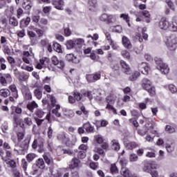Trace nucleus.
Segmentation results:
<instances>
[{
  "instance_id": "nucleus-1",
  "label": "nucleus",
  "mask_w": 177,
  "mask_h": 177,
  "mask_svg": "<svg viewBox=\"0 0 177 177\" xmlns=\"http://www.w3.org/2000/svg\"><path fill=\"white\" fill-rule=\"evenodd\" d=\"M142 88L149 93V96H156V87L153 86L151 81L147 78H144L141 84Z\"/></svg>"
},
{
  "instance_id": "nucleus-2",
  "label": "nucleus",
  "mask_w": 177,
  "mask_h": 177,
  "mask_svg": "<svg viewBox=\"0 0 177 177\" xmlns=\"http://www.w3.org/2000/svg\"><path fill=\"white\" fill-rule=\"evenodd\" d=\"M30 140H31V137H26L24 142L21 144L18 149H15V151H17L18 154L24 156L28 150V146L30 145Z\"/></svg>"
},
{
  "instance_id": "nucleus-3",
  "label": "nucleus",
  "mask_w": 177,
  "mask_h": 177,
  "mask_svg": "<svg viewBox=\"0 0 177 177\" xmlns=\"http://www.w3.org/2000/svg\"><path fill=\"white\" fill-rule=\"evenodd\" d=\"M166 45L167 46V49L171 50V52H175L177 49V37L175 35H171L167 37Z\"/></svg>"
},
{
  "instance_id": "nucleus-4",
  "label": "nucleus",
  "mask_w": 177,
  "mask_h": 177,
  "mask_svg": "<svg viewBox=\"0 0 177 177\" xmlns=\"http://www.w3.org/2000/svg\"><path fill=\"white\" fill-rule=\"evenodd\" d=\"M155 62L157 64L156 68L162 73V74H168L169 73V67L165 64L160 58H156Z\"/></svg>"
},
{
  "instance_id": "nucleus-5",
  "label": "nucleus",
  "mask_w": 177,
  "mask_h": 177,
  "mask_svg": "<svg viewBox=\"0 0 177 177\" xmlns=\"http://www.w3.org/2000/svg\"><path fill=\"white\" fill-rule=\"evenodd\" d=\"M44 139L41 138H38L34 140L32 144V148L36 150L37 147L38 153H44L45 151V148H44Z\"/></svg>"
},
{
  "instance_id": "nucleus-6",
  "label": "nucleus",
  "mask_w": 177,
  "mask_h": 177,
  "mask_svg": "<svg viewBox=\"0 0 177 177\" xmlns=\"http://www.w3.org/2000/svg\"><path fill=\"white\" fill-rule=\"evenodd\" d=\"M100 21H103L106 24H111V23H115L117 21V15H109L107 14H102L100 17Z\"/></svg>"
},
{
  "instance_id": "nucleus-7",
  "label": "nucleus",
  "mask_w": 177,
  "mask_h": 177,
  "mask_svg": "<svg viewBox=\"0 0 177 177\" xmlns=\"http://www.w3.org/2000/svg\"><path fill=\"white\" fill-rule=\"evenodd\" d=\"M33 174L35 175L39 169H45V162L43 158H39L36 160V164L33 165Z\"/></svg>"
},
{
  "instance_id": "nucleus-8",
  "label": "nucleus",
  "mask_w": 177,
  "mask_h": 177,
  "mask_svg": "<svg viewBox=\"0 0 177 177\" xmlns=\"http://www.w3.org/2000/svg\"><path fill=\"white\" fill-rule=\"evenodd\" d=\"M50 59L48 57H44L39 59V63H37L36 65V68L41 70L43 67H48L49 66V63Z\"/></svg>"
},
{
  "instance_id": "nucleus-9",
  "label": "nucleus",
  "mask_w": 177,
  "mask_h": 177,
  "mask_svg": "<svg viewBox=\"0 0 177 177\" xmlns=\"http://www.w3.org/2000/svg\"><path fill=\"white\" fill-rule=\"evenodd\" d=\"M51 63L54 66H57L58 68H64V66H66V64H64V61L59 60V58H57V57L56 56L52 57Z\"/></svg>"
},
{
  "instance_id": "nucleus-10",
  "label": "nucleus",
  "mask_w": 177,
  "mask_h": 177,
  "mask_svg": "<svg viewBox=\"0 0 177 177\" xmlns=\"http://www.w3.org/2000/svg\"><path fill=\"white\" fill-rule=\"evenodd\" d=\"M120 65L122 67V71L124 73L127 74V75H129L131 73V66L127 62L124 60H120Z\"/></svg>"
},
{
  "instance_id": "nucleus-11",
  "label": "nucleus",
  "mask_w": 177,
  "mask_h": 177,
  "mask_svg": "<svg viewBox=\"0 0 177 177\" xmlns=\"http://www.w3.org/2000/svg\"><path fill=\"white\" fill-rule=\"evenodd\" d=\"M157 167H158V165H157V163H147L142 170L144 171V172H147V174H150V172H151V169H157Z\"/></svg>"
},
{
  "instance_id": "nucleus-12",
  "label": "nucleus",
  "mask_w": 177,
  "mask_h": 177,
  "mask_svg": "<svg viewBox=\"0 0 177 177\" xmlns=\"http://www.w3.org/2000/svg\"><path fill=\"white\" fill-rule=\"evenodd\" d=\"M139 71H140L142 74L148 75L149 71L150 68L149 67V64L146 62H142L138 65Z\"/></svg>"
},
{
  "instance_id": "nucleus-13",
  "label": "nucleus",
  "mask_w": 177,
  "mask_h": 177,
  "mask_svg": "<svg viewBox=\"0 0 177 177\" xmlns=\"http://www.w3.org/2000/svg\"><path fill=\"white\" fill-rule=\"evenodd\" d=\"M111 68L112 70L116 72H112L111 73L112 77H117L118 75H120V65L117 62H113L111 64Z\"/></svg>"
},
{
  "instance_id": "nucleus-14",
  "label": "nucleus",
  "mask_w": 177,
  "mask_h": 177,
  "mask_svg": "<svg viewBox=\"0 0 177 177\" xmlns=\"http://www.w3.org/2000/svg\"><path fill=\"white\" fill-rule=\"evenodd\" d=\"M159 28L161 30H167L169 28L170 24L165 18H162L159 21Z\"/></svg>"
},
{
  "instance_id": "nucleus-15",
  "label": "nucleus",
  "mask_w": 177,
  "mask_h": 177,
  "mask_svg": "<svg viewBox=\"0 0 177 177\" xmlns=\"http://www.w3.org/2000/svg\"><path fill=\"white\" fill-rule=\"evenodd\" d=\"M66 59L68 62H72V63H75V64H77L80 62V59L74 55V54H67L66 55Z\"/></svg>"
},
{
  "instance_id": "nucleus-16",
  "label": "nucleus",
  "mask_w": 177,
  "mask_h": 177,
  "mask_svg": "<svg viewBox=\"0 0 177 177\" xmlns=\"http://www.w3.org/2000/svg\"><path fill=\"white\" fill-rule=\"evenodd\" d=\"M53 5H54L55 8L56 9H58V10H63L64 8V1L63 0H55L53 1Z\"/></svg>"
},
{
  "instance_id": "nucleus-17",
  "label": "nucleus",
  "mask_w": 177,
  "mask_h": 177,
  "mask_svg": "<svg viewBox=\"0 0 177 177\" xmlns=\"http://www.w3.org/2000/svg\"><path fill=\"white\" fill-rule=\"evenodd\" d=\"M26 109L30 111V113H34L35 109H38V104L35 101L30 102L27 104Z\"/></svg>"
},
{
  "instance_id": "nucleus-18",
  "label": "nucleus",
  "mask_w": 177,
  "mask_h": 177,
  "mask_svg": "<svg viewBox=\"0 0 177 177\" xmlns=\"http://www.w3.org/2000/svg\"><path fill=\"white\" fill-rule=\"evenodd\" d=\"M83 128L86 129V132H87V133H93V131H95V127H92L89 122L84 123L83 124Z\"/></svg>"
},
{
  "instance_id": "nucleus-19",
  "label": "nucleus",
  "mask_w": 177,
  "mask_h": 177,
  "mask_svg": "<svg viewBox=\"0 0 177 177\" xmlns=\"http://www.w3.org/2000/svg\"><path fill=\"white\" fill-rule=\"evenodd\" d=\"M122 42L124 48H127V49H131L132 48V45L131 44V41L128 37L124 36L122 39Z\"/></svg>"
},
{
  "instance_id": "nucleus-20",
  "label": "nucleus",
  "mask_w": 177,
  "mask_h": 177,
  "mask_svg": "<svg viewBox=\"0 0 177 177\" xmlns=\"http://www.w3.org/2000/svg\"><path fill=\"white\" fill-rule=\"evenodd\" d=\"M111 147L112 150H114L115 151H118L120 150V142H118V140H112L111 141Z\"/></svg>"
},
{
  "instance_id": "nucleus-21",
  "label": "nucleus",
  "mask_w": 177,
  "mask_h": 177,
  "mask_svg": "<svg viewBox=\"0 0 177 177\" xmlns=\"http://www.w3.org/2000/svg\"><path fill=\"white\" fill-rule=\"evenodd\" d=\"M75 48H81L84 45H85V40L83 39L79 38V39H75Z\"/></svg>"
},
{
  "instance_id": "nucleus-22",
  "label": "nucleus",
  "mask_w": 177,
  "mask_h": 177,
  "mask_svg": "<svg viewBox=\"0 0 177 177\" xmlns=\"http://www.w3.org/2000/svg\"><path fill=\"white\" fill-rule=\"evenodd\" d=\"M80 161L77 158L72 159L71 165H69V168L71 169H74V168H77V167L80 165Z\"/></svg>"
},
{
  "instance_id": "nucleus-23",
  "label": "nucleus",
  "mask_w": 177,
  "mask_h": 177,
  "mask_svg": "<svg viewBox=\"0 0 177 177\" xmlns=\"http://www.w3.org/2000/svg\"><path fill=\"white\" fill-rule=\"evenodd\" d=\"M82 95L84 97H88V99H89V100H92V99H93V95H92V91L83 90L82 91Z\"/></svg>"
},
{
  "instance_id": "nucleus-24",
  "label": "nucleus",
  "mask_w": 177,
  "mask_h": 177,
  "mask_svg": "<svg viewBox=\"0 0 177 177\" xmlns=\"http://www.w3.org/2000/svg\"><path fill=\"white\" fill-rule=\"evenodd\" d=\"M3 161H4V162H6L7 165H9V167H10L11 168H16V161L10 158L4 159Z\"/></svg>"
},
{
  "instance_id": "nucleus-25",
  "label": "nucleus",
  "mask_w": 177,
  "mask_h": 177,
  "mask_svg": "<svg viewBox=\"0 0 177 177\" xmlns=\"http://www.w3.org/2000/svg\"><path fill=\"white\" fill-rule=\"evenodd\" d=\"M9 24L12 26V27H17L19 26V22L17 21V19L15 17H10L9 18Z\"/></svg>"
},
{
  "instance_id": "nucleus-26",
  "label": "nucleus",
  "mask_w": 177,
  "mask_h": 177,
  "mask_svg": "<svg viewBox=\"0 0 177 177\" xmlns=\"http://www.w3.org/2000/svg\"><path fill=\"white\" fill-rule=\"evenodd\" d=\"M140 75V73L138 71H133L131 75L129 76V81H136L138 80V77Z\"/></svg>"
},
{
  "instance_id": "nucleus-27",
  "label": "nucleus",
  "mask_w": 177,
  "mask_h": 177,
  "mask_svg": "<svg viewBox=\"0 0 177 177\" xmlns=\"http://www.w3.org/2000/svg\"><path fill=\"white\" fill-rule=\"evenodd\" d=\"M169 28V30H171V31H173L174 32H177V21L173 20L171 23H170Z\"/></svg>"
},
{
  "instance_id": "nucleus-28",
  "label": "nucleus",
  "mask_w": 177,
  "mask_h": 177,
  "mask_svg": "<svg viewBox=\"0 0 177 177\" xmlns=\"http://www.w3.org/2000/svg\"><path fill=\"white\" fill-rule=\"evenodd\" d=\"M53 48L54 50H55V52H57L58 53H62V52H63V50H62V46L57 42L53 43Z\"/></svg>"
},
{
  "instance_id": "nucleus-29",
  "label": "nucleus",
  "mask_w": 177,
  "mask_h": 177,
  "mask_svg": "<svg viewBox=\"0 0 177 177\" xmlns=\"http://www.w3.org/2000/svg\"><path fill=\"white\" fill-rule=\"evenodd\" d=\"M124 145L126 146L127 149H128L129 150H133V149H136V147H138V144L133 142L124 143Z\"/></svg>"
},
{
  "instance_id": "nucleus-30",
  "label": "nucleus",
  "mask_w": 177,
  "mask_h": 177,
  "mask_svg": "<svg viewBox=\"0 0 177 177\" xmlns=\"http://www.w3.org/2000/svg\"><path fill=\"white\" fill-rule=\"evenodd\" d=\"M43 158H44L46 164H47V165H50V164H52L53 162V160L52 159V158H50V156H48V155H46V153H44L43 155Z\"/></svg>"
},
{
  "instance_id": "nucleus-31",
  "label": "nucleus",
  "mask_w": 177,
  "mask_h": 177,
  "mask_svg": "<svg viewBox=\"0 0 177 177\" xmlns=\"http://www.w3.org/2000/svg\"><path fill=\"white\" fill-rule=\"evenodd\" d=\"M59 110H60V105L57 104L55 106V109L52 110V113L57 117H61L62 113H59Z\"/></svg>"
},
{
  "instance_id": "nucleus-32",
  "label": "nucleus",
  "mask_w": 177,
  "mask_h": 177,
  "mask_svg": "<svg viewBox=\"0 0 177 177\" xmlns=\"http://www.w3.org/2000/svg\"><path fill=\"white\" fill-rule=\"evenodd\" d=\"M10 89L11 91V92H12V95L13 97L15 99H17L18 97V95H17V88H16V86L15 84H12L11 86H10Z\"/></svg>"
},
{
  "instance_id": "nucleus-33",
  "label": "nucleus",
  "mask_w": 177,
  "mask_h": 177,
  "mask_svg": "<svg viewBox=\"0 0 177 177\" xmlns=\"http://www.w3.org/2000/svg\"><path fill=\"white\" fill-rule=\"evenodd\" d=\"M1 129L3 133H8V131H9V124H8V122H4L2 124Z\"/></svg>"
},
{
  "instance_id": "nucleus-34",
  "label": "nucleus",
  "mask_w": 177,
  "mask_h": 177,
  "mask_svg": "<svg viewBox=\"0 0 177 177\" xmlns=\"http://www.w3.org/2000/svg\"><path fill=\"white\" fill-rule=\"evenodd\" d=\"M120 174L124 177H129L131 172L129 171V169H127L126 167H122Z\"/></svg>"
},
{
  "instance_id": "nucleus-35",
  "label": "nucleus",
  "mask_w": 177,
  "mask_h": 177,
  "mask_svg": "<svg viewBox=\"0 0 177 177\" xmlns=\"http://www.w3.org/2000/svg\"><path fill=\"white\" fill-rule=\"evenodd\" d=\"M66 46L67 49H73V48H75V43L73 40H68L66 43Z\"/></svg>"
},
{
  "instance_id": "nucleus-36",
  "label": "nucleus",
  "mask_w": 177,
  "mask_h": 177,
  "mask_svg": "<svg viewBox=\"0 0 177 177\" xmlns=\"http://www.w3.org/2000/svg\"><path fill=\"white\" fill-rule=\"evenodd\" d=\"M10 95V91L9 89H1L0 95L3 97H8Z\"/></svg>"
},
{
  "instance_id": "nucleus-37",
  "label": "nucleus",
  "mask_w": 177,
  "mask_h": 177,
  "mask_svg": "<svg viewBox=\"0 0 177 177\" xmlns=\"http://www.w3.org/2000/svg\"><path fill=\"white\" fill-rule=\"evenodd\" d=\"M19 75V79L21 81H26V80H28V75L26 73H21L20 72H17Z\"/></svg>"
},
{
  "instance_id": "nucleus-38",
  "label": "nucleus",
  "mask_w": 177,
  "mask_h": 177,
  "mask_svg": "<svg viewBox=\"0 0 177 177\" xmlns=\"http://www.w3.org/2000/svg\"><path fill=\"white\" fill-rule=\"evenodd\" d=\"M94 139H95L97 143H98L99 145H102V143L104 142V140L103 139V136H102L101 135H97L94 136Z\"/></svg>"
},
{
  "instance_id": "nucleus-39",
  "label": "nucleus",
  "mask_w": 177,
  "mask_h": 177,
  "mask_svg": "<svg viewBox=\"0 0 177 177\" xmlns=\"http://www.w3.org/2000/svg\"><path fill=\"white\" fill-rule=\"evenodd\" d=\"M47 97L50 99L51 102V106H53V107H55L56 106V98L52 95H48Z\"/></svg>"
},
{
  "instance_id": "nucleus-40",
  "label": "nucleus",
  "mask_w": 177,
  "mask_h": 177,
  "mask_svg": "<svg viewBox=\"0 0 177 177\" xmlns=\"http://www.w3.org/2000/svg\"><path fill=\"white\" fill-rule=\"evenodd\" d=\"M121 55L124 57V59H127L128 60L131 59V54L129 53V52L127 51V50H122L121 52Z\"/></svg>"
},
{
  "instance_id": "nucleus-41",
  "label": "nucleus",
  "mask_w": 177,
  "mask_h": 177,
  "mask_svg": "<svg viewBox=\"0 0 177 177\" xmlns=\"http://www.w3.org/2000/svg\"><path fill=\"white\" fill-rule=\"evenodd\" d=\"M35 157H37V155L35 153H28L26 156V159L28 160V162H31V161H32Z\"/></svg>"
},
{
  "instance_id": "nucleus-42",
  "label": "nucleus",
  "mask_w": 177,
  "mask_h": 177,
  "mask_svg": "<svg viewBox=\"0 0 177 177\" xmlns=\"http://www.w3.org/2000/svg\"><path fill=\"white\" fill-rule=\"evenodd\" d=\"M24 123L26 125H28V127H31V125H32V120H31V118H24Z\"/></svg>"
},
{
  "instance_id": "nucleus-43",
  "label": "nucleus",
  "mask_w": 177,
  "mask_h": 177,
  "mask_svg": "<svg viewBox=\"0 0 177 177\" xmlns=\"http://www.w3.org/2000/svg\"><path fill=\"white\" fill-rule=\"evenodd\" d=\"M65 115L68 117V118H73V117L75 115V113L73 110H68L66 111Z\"/></svg>"
},
{
  "instance_id": "nucleus-44",
  "label": "nucleus",
  "mask_w": 177,
  "mask_h": 177,
  "mask_svg": "<svg viewBox=\"0 0 177 177\" xmlns=\"http://www.w3.org/2000/svg\"><path fill=\"white\" fill-rule=\"evenodd\" d=\"M110 171L111 174H118V168H117L115 164H112L111 165Z\"/></svg>"
},
{
  "instance_id": "nucleus-45",
  "label": "nucleus",
  "mask_w": 177,
  "mask_h": 177,
  "mask_svg": "<svg viewBox=\"0 0 177 177\" xmlns=\"http://www.w3.org/2000/svg\"><path fill=\"white\" fill-rule=\"evenodd\" d=\"M89 166H90V168H91V169H93L94 171H96V169H99L98 162H92L90 163Z\"/></svg>"
},
{
  "instance_id": "nucleus-46",
  "label": "nucleus",
  "mask_w": 177,
  "mask_h": 177,
  "mask_svg": "<svg viewBox=\"0 0 177 177\" xmlns=\"http://www.w3.org/2000/svg\"><path fill=\"white\" fill-rule=\"evenodd\" d=\"M35 115L38 118H42L44 115H45V112L42 111V109H37V111L35 112Z\"/></svg>"
},
{
  "instance_id": "nucleus-47",
  "label": "nucleus",
  "mask_w": 177,
  "mask_h": 177,
  "mask_svg": "<svg viewBox=\"0 0 177 177\" xmlns=\"http://www.w3.org/2000/svg\"><path fill=\"white\" fill-rule=\"evenodd\" d=\"M17 35L20 38H24V37H26V30L22 29L21 30L17 31Z\"/></svg>"
},
{
  "instance_id": "nucleus-48",
  "label": "nucleus",
  "mask_w": 177,
  "mask_h": 177,
  "mask_svg": "<svg viewBox=\"0 0 177 177\" xmlns=\"http://www.w3.org/2000/svg\"><path fill=\"white\" fill-rule=\"evenodd\" d=\"M35 96L37 97V99H41L42 97V92L39 91V89H35L34 91Z\"/></svg>"
},
{
  "instance_id": "nucleus-49",
  "label": "nucleus",
  "mask_w": 177,
  "mask_h": 177,
  "mask_svg": "<svg viewBox=\"0 0 177 177\" xmlns=\"http://www.w3.org/2000/svg\"><path fill=\"white\" fill-rule=\"evenodd\" d=\"M21 167L24 172H26V171H27V167H28V163H27V161L26 160V159L21 160Z\"/></svg>"
},
{
  "instance_id": "nucleus-50",
  "label": "nucleus",
  "mask_w": 177,
  "mask_h": 177,
  "mask_svg": "<svg viewBox=\"0 0 177 177\" xmlns=\"http://www.w3.org/2000/svg\"><path fill=\"white\" fill-rule=\"evenodd\" d=\"M120 19L125 20L126 23H127L128 26H129V17H128V14H121Z\"/></svg>"
},
{
  "instance_id": "nucleus-51",
  "label": "nucleus",
  "mask_w": 177,
  "mask_h": 177,
  "mask_svg": "<svg viewBox=\"0 0 177 177\" xmlns=\"http://www.w3.org/2000/svg\"><path fill=\"white\" fill-rule=\"evenodd\" d=\"M73 95H74L75 100H77V102H80V100H81V99H82V94H81L78 92H75L73 93Z\"/></svg>"
},
{
  "instance_id": "nucleus-52",
  "label": "nucleus",
  "mask_w": 177,
  "mask_h": 177,
  "mask_svg": "<svg viewBox=\"0 0 177 177\" xmlns=\"http://www.w3.org/2000/svg\"><path fill=\"white\" fill-rule=\"evenodd\" d=\"M165 131H166V132H168L169 133H174L175 132V128H174L169 125H167L166 128H165Z\"/></svg>"
},
{
  "instance_id": "nucleus-53",
  "label": "nucleus",
  "mask_w": 177,
  "mask_h": 177,
  "mask_svg": "<svg viewBox=\"0 0 177 177\" xmlns=\"http://www.w3.org/2000/svg\"><path fill=\"white\" fill-rule=\"evenodd\" d=\"M77 157L78 158H81L82 160H83V158H85L86 157V152L84 151H79L77 153Z\"/></svg>"
},
{
  "instance_id": "nucleus-54",
  "label": "nucleus",
  "mask_w": 177,
  "mask_h": 177,
  "mask_svg": "<svg viewBox=\"0 0 177 177\" xmlns=\"http://www.w3.org/2000/svg\"><path fill=\"white\" fill-rule=\"evenodd\" d=\"M88 5L91 8H96L97 6V0H88Z\"/></svg>"
},
{
  "instance_id": "nucleus-55",
  "label": "nucleus",
  "mask_w": 177,
  "mask_h": 177,
  "mask_svg": "<svg viewBox=\"0 0 177 177\" xmlns=\"http://www.w3.org/2000/svg\"><path fill=\"white\" fill-rule=\"evenodd\" d=\"M23 8H24L26 10H30V9L32 8V4L30 2L28 3L24 2L23 4Z\"/></svg>"
},
{
  "instance_id": "nucleus-56",
  "label": "nucleus",
  "mask_w": 177,
  "mask_h": 177,
  "mask_svg": "<svg viewBox=\"0 0 177 177\" xmlns=\"http://www.w3.org/2000/svg\"><path fill=\"white\" fill-rule=\"evenodd\" d=\"M167 5L171 9V10H175V7L174 6V3L171 0H165Z\"/></svg>"
},
{
  "instance_id": "nucleus-57",
  "label": "nucleus",
  "mask_w": 177,
  "mask_h": 177,
  "mask_svg": "<svg viewBox=\"0 0 177 177\" xmlns=\"http://www.w3.org/2000/svg\"><path fill=\"white\" fill-rule=\"evenodd\" d=\"M134 39L135 41H139L140 42H143V38H142V35L140 33H136Z\"/></svg>"
},
{
  "instance_id": "nucleus-58",
  "label": "nucleus",
  "mask_w": 177,
  "mask_h": 177,
  "mask_svg": "<svg viewBox=\"0 0 177 177\" xmlns=\"http://www.w3.org/2000/svg\"><path fill=\"white\" fill-rule=\"evenodd\" d=\"M169 89L171 93H177V88L176 86L174 84L169 85Z\"/></svg>"
},
{
  "instance_id": "nucleus-59",
  "label": "nucleus",
  "mask_w": 177,
  "mask_h": 177,
  "mask_svg": "<svg viewBox=\"0 0 177 177\" xmlns=\"http://www.w3.org/2000/svg\"><path fill=\"white\" fill-rule=\"evenodd\" d=\"M138 155L135 154V153H131L130 155V161L131 162H135V161H138Z\"/></svg>"
},
{
  "instance_id": "nucleus-60",
  "label": "nucleus",
  "mask_w": 177,
  "mask_h": 177,
  "mask_svg": "<svg viewBox=\"0 0 177 177\" xmlns=\"http://www.w3.org/2000/svg\"><path fill=\"white\" fill-rule=\"evenodd\" d=\"M28 35L30 39H31V41H32V39L35 38V37L37 36L35 32H32L31 30H28Z\"/></svg>"
},
{
  "instance_id": "nucleus-61",
  "label": "nucleus",
  "mask_w": 177,
  "mask_h": 177,
  "mask_svg": "<svg viewBox=\"0 0 177 177\" xmlns=\"http://www.w3.org/2000/svg\"><path fill=\"white\" fill-rule=\"evenodd\" d=\"M93 77H94V82H96V81H98V80H100V77L102 75H100V73H95L93 74Z\"/></svg>"
},
{
  "instance_id": "nucleus-62",
  "label": "nucleus",
  "mask_w": 177,
  "mask_h": 177,
  "mask_svg": "<svg viewBox=\"0 0 177 177\" xmlns=\"http://www.w3.org/2000/svg\"><path fill=\"white\" fill-rule=\"evenodd\" d=\"M86 78L88 81V82H95L93 75H87L86 76Z\"/></svg>"
},
{
  "instance_id": "nucleus-63",
  "label": "nucleus",
  "mask_w": 177,
  "mask_h": 177,
  "mask_svg": "<svg viewBox=\"0 0 177 177\" xmlns=\"http://www.w3.org/2000/svg\"><path fill=\"white\" fill-rule=\"evenodd\" d=\"M79 150H81V151H85L86 152V150H88V145H85V144H82L80 147H79Z\"/></svg>"
},
{
  "instance_id": "nucleus-64",
  "label": "nucleus",
  "mask_w": 177,
  "mask_h": 177,
  "mask_svg": "<svg viewBox=\"0 0 177 177\" xmlns=\"http://www.w3.org/2000/svg\"><path fill=\"white\" fill-rule=\"evenodd\" d=\"M146 157H149V158H153L154 157H156V152L154 151L147 152L146 154Z\"/></svg>"
}]
</instances>
